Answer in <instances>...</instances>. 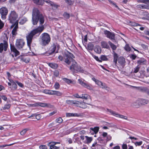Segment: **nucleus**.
Returning a JSON list of instances; mask_svg holds the SVG:
<instances>
[{
  "label": "nucleus",
  "instance_id": "nucleus-1",
  "mask_svg": "<svg viewBox=\"0 0 149 149\" xmlns=\"http://www.w3.org/2000/svg\"><path fill=\"white\" fill-rule=\"evenodd\" d=\"M38 21L41 26L32 30L26 35L27 44L29 46H30L33 37L35 36H38L44 29L42 25L45 21L44 17L40 13L37 8H34L32 11V22L33 25H36L37 24Z\"/></svg>",
  "mask_w": 149,
  "mask_h": 149
},
{
  "label": "nucleus",
  "instance_id": "nucleus-2",
  "mask_svg": "<svg viewBox=\"0 0 149 149\" xmlns=\"http://www.w3.org/2000/svg\"><path fill=\"white\" fill-rule=\"evenodd\" d=\"M65 62L68 65H69L72 61V63L70 67V69L73 72L75 71L81 72L83 70L81 67L79 65L77 62L74 60L72 58H74L73 55L70 52L67 51L65 54Z\"/></svg>",
  "mask_w": 149,
  "mask_h": 149
},
{
  "label": "nucleus",
  "instance_id": "nucleus-3",
  "mask_svg": "<svg viewBox=\"0 0 149 149\" xmlns=\"http://www.w3.org/2000/svg\"><path fill=\"white\" fill-rule=\"evenodd\" d=\"M41 40V44L42 46L48 45L50 41V38L48 34L44 33H42L40 36Z\"/></svg>",
  "mask_w": 149,
  "mask_h": 149
},
{
  "label": "nucleus",
  "instance_id": "nucleus-4",
  "mask_svg": "<svg viewBox=\"0 0 149 149\" xmlns=\"http://www.w3.org/2000/svg\"><path fill=\"white\" fill-rule=\"evenodd\" d=\"M18 17V15L14 11H11L9 15L8 19L10 22L13 23L16 21Z\"/></svg>",
  "mask_w": 149,
  "mask_h": 149
},
{
  "label": "nucleus",
  "instance_id": "nucleus-5",
  "mask_svg": "<svg viewBox=\"0 0 149 149\" xmlns=\"http://www.w3.org/2000/svg\"><path fill=\"white\" fill-rule=\"evenodd\" d=\"M8 13V10L6 8L3 7L0 9V14L1 15V18L2 19H6Z\"/></svg>",
  "mask_w": 149,
  "mask_h": 149
},
{
  "label": "nucleus",
  "instance_id": "nucleus-6",
  "mask_svg": "<svg viewBox=\"0 0 149 149\" xmlns=\"http://www.w3.org/2000/svg\"><path fill=\"white\" fill-rule=\"evenodd\" d=\"M59 48L60 46L57 43H54L50 48L51 53H53L55 52L56 53H58Z\"/></svg>",
  "mask_w": 149,
  "mask_h": 149
},
{
  "label": "nucleus",
  "instance_id": "nucleus-7",
  "mask_svg": "<svg viewBox=\"0 0 149 149\" xmlns=\"http://www.w3.org/2000/svg\"><path fill=\"white\" fill-rule=\"evenodd\" d=\"M25 44V42L22 39H19L16 40L15 45L18 49L22 48Z\"/></svg>",
  "mask_w": 149,
  "mask_h": 149
},
{
  "label": "nucleus",
  "instance_id": "nucleus-8",
  "mask_svg": "<svg viewBox=\"0 0 149 149\" xmlns=\"http://www.w3.org/2000/svg\"><path fill=\"white\" fill-rule=\"evenodd\" d=\"M3 43H1L0 44V53H1L3 52V49L5 51H6L8 47V44L6 41L3 40Z\"/></svg>",
  "mask_w": 149,
  "mask_h": 149
},
{
  "label": "nucleus",
  "instance_id": "nucleus-9",
  "mask_svg": "<svg viewBox=\"0 0 149 149\" xmlns=\"http://www.w3.org/2000/svg\"><path fill=\"white\" fill-rule=\"evenodd\" d=\"M104 33L108 38L111 40H114L115 39V35L114 33H112L105 30L104 31Z\"/></svg>",
  "mask_w": 149,
  "mask_h": 149
},
{
  "label": "nucleus",
  "instance_id": "nucleus-10",
  "mask_svg": "<svg viewBox=\"0 0 149 149\" xmlns=\"http://www.w3.org/2000/svg\"><path fill=\"white\" fill-rule=\"evenodd\" d=\"M73 96L76 98H79L84 99L86 100L90 99V96L87 94H82L79 96L77 93L73 95Z\"/></svg>",
  "mask_w": 149,
  "mask_h": 149
},
{
  "label": "nucleus",
  "instance_id": "nucleus-11",
  "mask_svg": "<svg viewBox=\"0 0 149 149\" xmlns=\"http://www.w3.org/2000/svg\"><path fill=\"white\" fill-rule=\"evenodd\" d=\"M10 50L14 54L15 56H16L19 54V52L16 49L14 45L12 44H10Z\"/></svg>",
  "mask_w": 149,
  "mask_h": 149
},
{
  "label": "nucleus",
  "instance_id": "nucleus-12",
  "mask_svg": "<svg viewBox=\"0 0 149 149\" xmlns=\"http://www.w3.org/2000/svg\"><path fill=\"white\" fill-rule=\"evenodd\" d=\"M15 26L12 31V33L13 36H15L17 34V31L18 28V21H17L14 24Z\"/></svg>",
  "mask_w": 149,
  "mask_h": 149
},
{
  "label": "nucleus",
  "instance_id": "nucleus-13",
  "mask_svg": "<svg viewBox=\"0 0 149 149\" xmlns=\"http://www.w3.org/2000/svg\"><path fill=\"white\" fill-rule=\"evenodd\" d=\"M118 62L123 68L124 67L126 62L124 58L123 57H120L118 59Z\"/></svg>",
  "mask_w": 149,
  "mask_h": 149
},
{
  "label": "nucleus",
  "instance_id": "nucleus-14",
  "mask_svg": "<svg viewBox=\"0 0 149 149\" xmlns=\"http://www.w3.org/2000/svg\"><path fill=\"white\" fill-rule=\"evenodd\" d=\"M45 2L48 4V5H50L51 6H52L53 8L55 9H57L59 6L50 0H46Z\"/></svg>",
  "mask_w": 149,
  "mask_h": 149
},
{
  "label": "nucleus",
  "instance_id": "nucleus-15",
  "mask_svg": "<svg viewBox=\"0 0 149 149\" xmlns=\"http://www.w3.org/2000/svg\"><path fill=\"white\" fill-rule=\"evenodd\" d=\"M76 104L77 107L83 109H85L87 107L86 104L84 102H80L77 101Z\"/></svg>",
  "mask_w": 149,
  "mask_h": 149
},
{
  "label": "nucleus",
  "instance_id": "nucleus-16",
  "mask_svg": "<svg viewBox=\"0 0 149 149\" xmlns=\"http://www.w3.org/2000/svg\"><path fill=\"white\" fill-rule=\"evenodd\" d=\"M46 0H33L34 3L39 5H43Z\"/></svg>",
  "mask_w": 149,
  "mask_h": 149
},
{
  "label": "nucleus",
  "instance_id": "nucleus-17",
  "mask_svg": "<svg viewBox=\"0 0 149 149\" xmlns=\"http://www.w3.org/2000/svg\"><path fill=\"white\" fill-rule=\"evenodd\" d=\"M132 105L133 106H134L137 108H138L139 107L141 106V105L140 104L139 99L138 100L134 102L132 104Z\"/></svg>",
  "mask_w": 149,
  "mask_h": 149
},
{
  "label": "nucleus",
  "instance_id": "nucleus-18",
  "mask_svg": "<svg viewBox=\"0 0 149 149\" xmlns=\"http://www.w3.org/2000/svg\"><path fill=\"white\" fill-rule=\"evenodd\" d=\"M139 100L141 106L146 104L148 103V100L140 99H139Z\"/></svg>",
  "mask_w": 149,
  "mask_h": 149
},
{
  "label": "nucleus",
  "instance_id": "nucleus-19",
  "mask_svg": "<svg viewBox=\"0 0 149 149\" xmlns=\"http://www.w3.org/2000/svg\"><path fill=\"white\" fill-rule=\"evenodd\" d=\"M136 7L138 8L142 9H148V8H149L148 6H146L145 4L138 5L136 6Z\"/></svg>",
  "mask_w": 149,
  "mask_h": 149
},
{
  "label": "nucleus",
  "instance_id": "nucleus-20",
  "mask_svg": "<svg viewBox=\"0 0 149 149\" xmlns=\"http://www.w3.org/2000/svg\"><path fill=\"white\" fill-rule=\"evenodd\" d=\"M101 46L103 48L108 49L109 48L107 43L104 41L101 42Z\"/></svg>",
  "mask_w": 149,
  "mask_h": 149
},
{
  "label": "nucleus",
  "instance_id": "nucleus-21",
  "mask_svg": "<svg viewBox=\"0 0 149 149\" xmlns=\"http://www.w3.org/2000/svg\"><path fill=\"white\" fill-rule=\"evenodd\" d=\"M113 62L115 63V65H116L117 64V62L118 58V54L116 53L115 52H113Z\"/></svg>",
  "mask_w": 149,
  "mask_h": 149
},
{
  "label": "nucleus",
  "instance_id": "nucleus-22",
  "mask_svg": "<svg viewBox=\"0 0 149 149\" xmlns=\"http://www.w3.org/2000/svg\"><path fill=\"white\" fill-rule=\"evenodd\" d=\"M94 50L95 52L99 54H100L101 52V47L98 45L95 46Z\"/></svg>",
  "mask_w": 149,
  "mask_h": 149
},
{
  "label": "nucleus",
  "instance_id": "nucleus-23",
  "mask_svg": "<svg viewBox=\"0 0 149 149\" xmlns=\"http://www.w3.org/2000/svg\"><path fill=\"white\" fill-rule=\"evenodd\" d=\"M100 87L103 89H104L106 90L109 91L110 90V88L108 87L105 83H102V84H101L100 86Z\"/></svg>",
  "mask_w": 149,
  "mask_h": 149
},
{
  "label": "nucleus",
  "instance_id": "nucleus-24",
  "mask_svg": "<svg viewBox=\"0 0 149 149\" xmlns=\"http://www.w3.org/2000/svg\"><path fill=\"white\" fill-rule=\"evenodd\" d=\"M140 90L143 92H144L147 93L148 95L149 93V90L146 88L144 87H141L140 88Z\"/></svg>",
  "mask_w": 149,
  "mask_h": 149
},
{
  "label": "nucleus",
  "instance_id": "nucleus-25",
  "mask_svg": "<svg viewBox=\"0 0 149 149\" xmlns=\"http://www.w3.org/2000/svg\"><path fill=\"white\" fill-rule=\"evenodd\" d=\"M108 43L113 50H115L116 49L117 47L115 45H114L110 41L108 42Z\"/></svg>",
  "mask_w": 149,
  "mask_h": 149
},
{
  "label": "nucleus",
  "instance_id": "nucleus-26",
  "mask_svg": "<svg viewBox=\"0 0 149 149\" xmlns=\"http://www.w3.org/2000/svg\"><path fill=\"white\" fill-rule=\"evenodd\" d=\"M84 87L89 89L90 90H92L93 89V87L92 86L88 83H86Z\"/></svg>",
  "mask_w": 149,
  "mask_h": 149
},
{
  "label": "nucleus",
  "instance_id": "nucleus-27",
  "mask_svg": "<svg viewBox=\"0 0 149 149\" xmlns=\"http://www.w3.org/2000/svg\"><path fill=\"white\" fill-rule=\"evenodd\" d=\"M77 101L71 100H66V103L68 104L71 105L72 104H76Z\"/></svg>",
  "mask_w": 149,
  "mask_h": 149
},
{
  "label": "nucleus",
  "instance_id": "nucleus-28",
  "mask_svg": "<svg viewBox=\"0 0 149 149\" xmlns=\"http://www.w3.org/2000/svg\"><path fill=\"white\" fill-rule=\"evenodd\" d=\"M94 47V45L91 43H88L87 45V48L88 49L91 51L93 49Z\"/></svg>",
  "mask_w": 149,
  "mask_h": 149
},
{
  "label": "nucleus",
  "instance_id": "nucleus-29",
  "mask_svg": "<svg viewBox=\"0 0 149 149\" xmlns=\"http://www.w3.org/2000/svg\"><path fill=\"white\" fill-rule=\"evenodd\" d=\"M52 95H56L57 96H60L63 93L60 91H53Z\"/></svg>",
  "mask_w": 149,
  "mask_h": 149
},
{
  "label": "nucleus",
  "instance_id": "nucleus-30",
  "mask_svg": "<svg viewBox=\"0 0 149 149\" xmlns=\"http://www.w3.org/2000/svg\"><path fill=\"white\" fill-rule=\"evenodd\" d=\"M78 115L77 113H67L66 114V116L67 117H70L71 116H78Z\"/></svg>",
  "mask_w": 149,
  "mask_h": 149
},
{
  "label": "nucleus",
  "instance_id": "nucleus-31",
  "mask_svg": "<svg viewBox=\"0 0 149 149\" xmlns=\"http://www.w3.org/2000/svg\"><path fill=\"white\" fill-rule=\"evenodd\" d=\"M99 129V127H95L93 128H91L90 129L93 131L95 134H96L98 132Z\"/></svg>",
  "mask_w": 149,
  "mask_h": 149
},
{
  "label": "nucleus",
  "instance_id": "nucleus-32",
  "mask_svg": "<svg viewBox=\"0 0 149 149\" xmlns=\"http://www.w3.org/2000/svg\"><path fill=\"white\" fill-rule=\"evenodd\" d=\"M107 112H109L112 115L115 116H116L117 114L118 113L116 112L113 111L111 109H107Z\"/></svg>",
  "mask_w": 149,
  "mask_h": 149
},
{
  "label": "nucleus",
  "instance_id": "nucleus-33",
  "mask_svg": "<svg viewBox=\"0 0 149 149\" xmlns=\"http://www.w3.org/2000/svg\"><path fill=\"white\" fill-rule=\"evenodd\" d=\"M116 117H119L121 118L125 119V120H127V116H125L122 115H120L119 114L117 113V115L116 116Z\"/></svg>",
  "mask_w": 149,
  "mask_h": 149
},
{
  "label": "nucleus",
  "instance_id": "nucleus-34",
  "mask_svg": "<svg viewBox=\"0 0 149 149\" xmlns=\"http://www.w3.org/2000/svg\"><path fill=\"white\" fill-rule=\"evenodd\" d=\"M36 106L38 105L42 107H45L47 106V104L43 103L38 102L36 103Z\"/></svg>",
  "mask_w": 149,
  "mask_h": 149
},
{
  "label": "nucleus",
  "instance_id": "nucleus-35",
  "mask_svg": "<svg viewBox=\"0 0 149 149\" xmlns=\"http://www.w3.org/2000/svg\"><path fill=\"white\" fill-rule=\"evenodd\" d=\"M62 80L64 81L65 82H66V83H67L68 84H69L71 83L72 82V81L71 80H70L69 79H68L67 78H63Z\"/></svg>",
  "mask_w": 149,
  "mask_h": 149
},
{
  "label": "nucleus",
  "instance_id": "nucleus-36",
  "mask_svg": "<svg viewBox=\"0 0 149 149\" xmlns=\"http://www.w3.org/2000/svg\"><path fill=\"white\" fill-rule=\"evenodd\" d=\"M86 140V143H90L92 140V138L91 137H89L87 136H86L85 137Z\"/></svg>",
  "mask_w": 149,
  "mask_h": 149
},
{
  "label": "nucleus",
  "instance_id": "nucleus-37",
  "mask_svg": "<svg viewBox=\"0 0 149 149\" xmlns=\"http://www.w3.org/2000/svg\"><path fill=\"white\" fill-rule=\"evenodd\" d=\"M27 21V18L25 17L23 18L20 20L19 23L21 24H23Z\"/></svg>",
  "mask_w": 149,
  "mask_h": 149
},
{
  "label": "nucleus",
  "instance_id": "nucleus-38",
  "mask_svg": "<svg viewBox=\"0 0 149 149\" xmlns=\"http://www.w3.org/2000/svg\"><path fill=\"white\" fill-rule=\"evenodd\" d=\"M21 60L22 61L24 62H25L26 63H29L30 61L29 58H26L25 57H22L21 58Z\"/></svg>",
  "mask_w": 149,
  "mask_h": 149
},
{
  "label": "nucleus",
  "instance_id": "nucleus-39",
  "mask_svg": "<svg viewBox=\"0 0 149 149\" xmlns=\"http://www.w3.org/2000/svg\"><path fill=\"white\" fill-rule=\"evenodd\" d=\"M55 122L56 123L59 124L61 123L63 121V120L61 117H59L55 120Z\"/></svg>",
  "mask_w": 149,
  "mask_h": 149
},
{
  "label": "nucleus",
  "instance_id": "nucleus-40",
  "mask_svg": "<svg viewBox=\"0 0 149 149\" xmlns=\"http://www.w3.org/2000/svg\"><path fill=\"white\" fill-rule=\"evenodd\" d=\"M49 65L52 68H55L57 67V65L56 64L53 63H49Z\"/></svg>",
  "mask_w": 149,
  "mask_h": 149
},
{
  "label": "nucleus",
  "instance_id": "nucleus-41",
  "mask_svg": "<svg viewBox=\"0 0 149 149\" xmlns=\"http://www.w3.org/2000/svg\"><path fill=\"white\" fill-rule=\"evenodd\" d=\"M78 80L79 82V83L82 86L84 87L86 83L84 82V81H83L82 79H79Z\"/></svg>",
  "mask_w": 149,
  "mask_h": 149
},
{
  "label": "nucleus",
  "instance_id": "nucleus-42",
  "mask_svg": "<svg viewBox=\"0 0 149 149\" xmlns=\"http://www.w3.org/2000/svg\"><path fill=\"white\" fill-rule=\"evenodd\" d=\"M100 60L102 61H107L108 60V58L107 57V56L105 55H102L100 58Z\"/></svg>",
  "mask_w": 149,
  "mask_h": 149
},
{
  "label": "nucleus",
  "instance_id": "nucleus-43",
  "mask_svg": "<svg viewBox=\"0 0 149 149\" xmlns=\"http://www.w3.org/2000/svg\"><path fill=\"white\" fill-rule=\"evenodd\" d=\"M29 130V129L27 128L25 129L22 130L20 132V134L22 135H24L26 133L27 131Z\"/></svg>",
  "mask_w": 149,
  "mask_h": 149
},
{
  "label": "nucleus",
  "instance_id": "nucleus-44",
  "mask_svg": "<svg viewBox=\"0 0 149 149\" xmlns=\"http://www.w3.org/2000/svg\"><path fill=\"white\" fill-rule=\"evenodd\" d=\"M53 91H50L48 90H45L44 92L46 94L52 95Z\"/></svg>",
  "mask_w": 149,
  "mask_h": 149
},
{
  "label": "nucleus",
  "instance_id": "nucleus-45",
  "mask_svg": "<svg viewBox=\"0 0 149 149\" xmlns=\"http://www.w3.org/2000/svg\"><path fill=\"white\" fill-rule=\"evenodd\" d=\"M146 61L142 59H140L137 61V63L140 65L144 64L145 63Z\"/></svg>",
  "mask_w": 149,
  "mask_h": 149
},
{
  "label": "nucleus",
  "instance_id": "nucleus-46",
  "mask_svg": "<svg viewBox=\"0 0 149 149\" xmlns=\"http://www.w3.org/2000/svg\"><path fill=\"white\" fill-rule=\"evenodd\" d=\"M125 50L127 51H130L131 50V48L127 44L124 47Z\"/></svg>",
  "mask_w": 149,
  "mask_h": 149
},
{
  "label": "nucleus",
  "instance_id": "nucleus-47",
  "mask_svg": "<svg viewBox=\"0 0 149 149\" xmlns=\"http://www.w3.org/2000/svg\"><path fill=\"white\" fill-rule=\"evenodd\" d=\"M12 90L14 91L16 90L17 88V85L16 84H13L11 85L10 87Z\"/></svg>",
  "mask_w": 149,
  "mask_h": 149
},
{
  "label": "nucleus",
  "instance_id": "nucleus-48",
  "mask_svg": "<svg viewBox=\"0 0 149 149\" xmlns=\"http://www.w3.org/2000/svg\"><path fill=\"white\" fill-rule=\"evenodd\" d=\"M54 87L55 89L57 90L60 87V85L58 82H56L54 86Z\"/></svg>",
  "mask_w": 149,
  "mask_h": 149
},
{
  "label": "nucleus",
  "instance_id": "nucleus-49",
  "mask_svg": "<svg viewBox=\"0 0 149 149\" xmlns=\"http://www.w3.org/2000/svg\"><path fill=\"white\" fill-rule=\"evenodd\" d=\"M143 143V142L142 141H140L139 142H136L134 143V144L136 146H141Z\"/></svg>",
  "mask_w": 149,
  "mask_h": 149
},
{
  "label": "nucleus",
  "instance_id": "nucleus-50",
  "mask_svg": "<svg viewBox=\"0 0 149 149\" xmlns=\"http://www.w3.org/2000/svg\"><path fill=\"white\" fill-rule=\"evenodd\" d=\"M65 2L69 5H72L73 3V2L71 0H65Z\"/></svg>",
  "mask_w": 149,
  "mask_h": 149
},
{
  "label": "nucleus",
  "instance_id": "nucleus-51",
  "mask_svg": "<svg viewBox=\"0 0 149 149\" xmlns=\"http://www.w3.org/2000/svg\"><path fill=\"white\" fill-rule=\"evenodd\" d=\"M55 142H51L48 143V146L49 147V148H50V146H55Z\"/></svg>",
  "mask_w": 149,
  "mask_h": 149
},
{
  "label": "nucleus",
  "instance_id": "nucleus-52",
  "mask_svg": "<svg viewBox=\"0 0 149 149\" xmlns=\"http://www.w3.org/2000/svg\"><path fill=\"white\" fill-rule=\"evenodd\" d=\"M63 16L66 19H68L70 17L69 14L66 13H64L63 14Z\"/></svg>",
  "mask_w": 149,
  "mask_h": 149
},
{
  "label": "nucleus",
  "instance_id": "nucleus-53",
  "mask_svg": "<svg viewBox=\"0 0 149 149\" xmlns=\"http://www.w3.org/2000/svg\"><path fill=\"white\" fill-rule=\"evenodd\" d=\"M10 104H6L3 107V109L4 110H5L6 109H9L10 107Z\"/></svg>",
  "mask_w": 149,
  "mask_h": 149
},
{
  "label": "nucleus",
  "instance_id": "nucleus-54",
  "mask_svg": "<svg viewBox=\"0 0 149 149\" xmlns=\"http://www.w3.org/2000/svg\"><path fill=\"white\" fill-rule=\"evenodd\" d=\"M16 83L20 87L22 88L23 86V84L17 81H15Z\"/></svg>",
  "mask_w": 149,
  "mask_h": 149
},
{
  "label": "nucleus",
  "instance_id": "nucleus-55",
  "mask_svg": "<svg viewBox=\"0 0 149 149\" xmlns=\"http://www.w3.org/2000/svg\"><path fill=\"white\" fill-rule=\"evenodd\" d=\"M40 149H47V146L44 145H42L39 146Z\"/></svg>",
  "mask_w": 149,
  "mask_h": 149
},
{
  "label": "nucleus",
  "instance_id": "nucleus-56",
  "mask_svg": "<svg viewBox=\"0 0 149 149\" xmlns=\"http://www.w3.org/2000/svg\"><path fill=\"white\" fill-rule=\"evenodd\" d=\"M139 67L138 66H136V68H134L133 72L135 73L139 71Z\"/></svg>",
  "mask_w": 149,
  "mask_h": 149
},
{
  "label": "nucleus",
  "instance_id": "nucleus-57",
  "mask_svg": "<svg viewBox=\"0 0 149 149\" xmlns=\"http://www.w3.org/2000/svg\"><path fill=\"white\" fill-rule=\"evenodd\" d=\"M93 57L97 61L100 62H102V61L100 60L98 56H93Z\"/></svg>",
  "mask_w": 149,
  "mask_h": 149
},
{
  "label": "nucleus",
  "instance_id": "nucleus-58",
  "mask_svg": "<svg viewBox=\"0 0 149 149\" xmlns=\"http://www.w3.org/2000/svg\"><path fill=\"white\" fill-rule=\"evenodd\" d=\"M50 149H60V147H57L55 146H50Z\"/></svg>",
  "mask_w": 149,
  "mask_h": 149
},
{
  "label": "nucleus",
  "instance_id": "nucleus-59",
  "mask_svg": "<svg viewBox=\"0 0 149 149\" xmlns=\"http://www.w3.org/2000/svg\"><path fill=\"white\" fill-rule=\"evenodd\" d=\"M123 149H127V146L126 144L123 143L122 145Z\"/></svg>",
  "mask_w": 149,
  "mask_h": 149
},
{
  "label": "nucleus",
  "instance_id": "nucleus-60",
  "mask_svg": "<svg viewBox=\"0 0 149 149\" xmlns=\"http://www.w3.org/2000/svg\"><path fill=\"white\" fill-rule=\"evenodd\" d=\"M4 24L0 19V29H1L3 26Z\"/></svg>",
  "mask_w": 149,
  "mask_h": 149
},
{
  "label": "nucleus",
  "instance_id": "nucleus-61",
  "mask_svg": "<svg viewBox=\"0 0 149 149\" xmlns=\"http://www.w3.org/2000/svg\"><path fill=\"white\" fill-rule=\"evenodd\" d=\"M102 82L101 81L97 80V81H96V83H95L98 85L100 86L102 84Z\"/></svg>",
  "mask_w": 149,
  "mask_h": 149
},
{
  "label": "nucleus",
  "instance_id": "nucleus-62",
  "mask_svg": "<svg viewBox=\"0 0 149 149\" xmlns=\"http://www.w3.org/2000/svg\"><path fill=\"white\" fill-rule=\"evenodd\" d=\"M59 73L58 71H56L54 72V75L56 77H58Z\"/></svg>",
  "mask_w": 149,
  "mask_h": 149
},
{
  "label": "nucleus",
  "instance_id": "nucleus-63",
  "mask_svg": "<svg viewBox=\"0 0 149 149\" xmlns=\"http://www.w3.org/2000/svg\"><path fill=\"white\" fill-rule=\"evenodd\" d=\"M145 4L146 6H148L149 8L148 9H149V0H145Z\"/></svg>",
  "mask_w": 149,
  "mask_h": 149
},
{
  "label": "nucleus",
  "instance_id": "nucleus-64",
  "mask_svg": "<svg viewBox=\"0 0 149 149\" xmlns=\"http://www.w3.org/2000/svg\"><path fill=\"white\" fill-rule=\"evenodd\" d=\"M130 57L132 60H134L136 57V56L135 55L132 54L130 56Z\"/></svg>",
  "mask_w": 149,
  "mask_h": 149
}]
</instances>
